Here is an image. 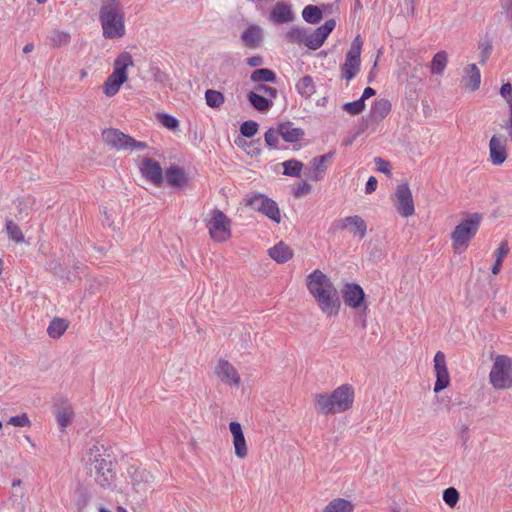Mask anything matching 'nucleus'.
<instances>
[{"mask_svg":"<svg viewBox=\"0 0 512 512\" xmlns=\"http://www.w3.org/2000/svg\"><path fill=\"white\" fill-rule=\"evenodd\" d=\"M33 49H34L33 44H27V45L24 46L23 52L27 54V53L32 52Z\"/></svg>","mask_w":512,"mask_h":512,"instance_id":"obj_61","label":"nucleus"},{"mask_svg":"<svg viewBox=\"0 0 512 512\" xmlns=\"http://www.w3.org/2000/svg\"><path fill=\"white\" fill-rule=\"evenodd\" d=\"M434 370L436 375L434 392L439 393L450 384V375L446 364V357L441 351H438L434 356Z\"/></svg>","mask_w":512,"mask_h":512,"instance_id":"obj_18","label":"nucleus"},{"mask_svg":"<svg viewBox=\"0 0 512 512\" xmlns=\"http://www.w3.org/2000/svg\"><path fill=\"white\" fill-rule=\"evenodd\" d=\"M364 108L365 103L363 102V99L360 98L353 102H347L343 105V109L350 115H358L364 110Z\"/></svg>","mask_w":512,"mask_h":512,"instance_id":"obj_45","label":"nucleus"},{"mask_svg":"<svg viewBox=\"0 0 512 512\" xmlns=\"http://www.w3.org/2000/svg\"><path fill=\"white\" fill-rule=\"evenodd\" d=\"M377 179L374 176L369 177L366 187H365V193L371 194L377 189Z\"/></svg>","mask_w":512,"mask_h":512,"instance_id":"obj_56","label":"nucleus"},{"mask_svg":"<svg viewBox=\"0 0 512 512\" xmlns=\"http://www.w3.org/2000/svg\"><path fill=\"white\" fill-rule=\"evenodd\" d=\"M342 297L344 303L352 309H367V304L365 303V293L358 284H345L342 289Z\"/></svg>","mask_w":512,"mask_h":512,"instance_id":"obj_17","label":"nucleus"},{"mask_svg":"<svg viewBox=\"0 0 512 512\" xmlns=\"http://www.w3.org/2000/svg\"><path fill=\"white\" fill-rule=\"evenodd\" d=\"M488 380L495 390H512V358L503 354L493 356Z\"/></svg>","mask_w":512,"mask_h":512,"instance_id":"obj_6","label":"nucleus"},{"mask_svg":"<svg viewBox=\"0 0 512 512\" xmlns=\"http://www.w3.org/2000/svg\"><path fill=\"white\" fill-rule=\"evenodd\" d=\"M482 215L479 213L470 214L462 220L451 233L452 246L456 253H463L469 246L470 241L476 235Z\"/></svg>","mask_w":512,"mask_h":512,"instance_id":"obj_7","label":"nucleus"},{"mask_svg":"<svg viewBox=\"0 0 512 512\" xmlns=\"http://www.w3.org/2000/svg\"><path fill=\"white\" fill-rule=\"evenodd\" d=\"M391 111V103L387 99H378L374 102L370 110L372 120L379 122L383 120Z\"/></svg>","mask_w":512,"mask_h":512,"instance_id":"obj_27","label":"nucleus"},{"mask_svg":"<svg viewBox=\"0 0 512 512\" xmlns=\"http://www.w3.org/2000/svg\"><path fill=\"white\" fill-rule=\"evenodd\" d=\"M448 64V53L446 51L437 52L430 64L429 69L431 74L442 76Z\"/></svg>","mask_w":512,"mask_h":512,"instance_id":"obj_29","label":"nucleus"},{"mask_svg":"<svg viewBox=\"0 0 512 512\" xmlns=\"http://www.w3.org/2000/svg\"><path fill=\"white\" fill-rule=\"evenodd\" d=\"M8 424L13 425L15 427H25L30 425V420L27 414L23 413L21 415L9 418Z\"/></svg>","mask_w":512,"mask_h":512,"instance_id":"obj_50","label":"nucleus"},{"mask_svg":"<svg viewBox=\"0 0 512 512\" xmlns=\"http://www.w3.org/2000/svg\"><path fill=\"white\" fill-rule=\"evenodd\" d=\"M507 138L503 134H495L489 141V160L494 166L502 165L507 159Z\"/></svg>","mask_w":512,"mask_h":512,"instance_id":"obj_16","label":"nucleus"},{"mask_svg":"<svg viewBox=\"0 0 512 512\" xmlns=\"http://www.w3.org/2000/svg\"><path fill=\"white\" fill-rule=\"evenodd\" d=\"M205 100H206V104L209 107L219 108L224 103L225 98L221 92H219L217 90H213V89H208L205 92Z\"/></svg>","mask_w":512,"mask_h":512,"instance_id":"obj_40","label":"nucleus"},{"mask_svg":"<svg viewBox=\"0 0 512 512\" xmlns=\"http://www.w3.org/2000/svg\"><path fill=\"white\" fill-rule=\"evenodd\" d=\"M247 97L253 107L259 111H266L272 106L271 101L256 92H249Z\"/></svg>","mask_w":512,"mask_h":512,"instance_id":"obj_39","label":"nucleus"},{"mask_svg":"<svg viewBox=\"0 0 512 512\" xmlns=\"http://www.w3.org/2000/svg\"><path fill=\"white\" fill-rule=\"evenodd\" d=\"M374 162H375L377 171L384 173L386 175L391 174V165L388 161H386L385 159H383L381 157H376L374 159Z\"/></svg>","mask_w":512,"mask_h":512,"instance_id":"obj_52","label":"nucleus"},{"mask_svg":"<svg viewBox=\"0 0 512 512\" xmlns=\"http://www.w3.org/2000/svg\"><path fill=\"white\" fill-rule=\"evenodd\" d=\"M375 94H376V91L373 88L367 87V88L364 89L363 94L360 97V99H363V102L365 103L366 99L374 96Z\"/></svg>","mask_w":512,"mask_h":512,"instance_id":"obj_58","label":"nucleus"},{"mask_svg":"<svg viewBox=\"0 0 512 512\" xmlns=\"http://www.w3.org/2000/svg\"><path fill=\"white\" fill-rule=\"evenodd\" d=\"M322 11L318 6L307 5L302 11L303 19L310 24H316L322 19Z\"/></svg>","mask_w":512,"mask_h":512,"instance_id":"obj_38","label":"nucleus"},{"mask_svg":"<svg viewBox=\"0 0 512 512\" xmlns=\"http://www.w3.org/2000/svg\"><path fill=\"white\" fill-rule=\"evenodd\" d=\"M509 251H510V248H509L508 242L506 240L502 241L500 243L499 247L497 248V250L494 252L495 263L491 268V272L494 275H497L500 273L503 260L508 255Z\"/></svg>","mask_w":512,"mask_h":512,"instance_id":"obj_35","label":"nucleus"},{"mask_svg":"<svg viewBox=\"0 0 512 512\" xmlns=\"http://www.w3.org/2000/svg\"><path fill=\"white\" fill-rule=\"evenodd\" d=\"M502 7L506 14L512 13V0H502Z\"/></svg>","mask_w":512,"mask_h":512,"instance_id":"obj_59","label":"nucleus"},{"mask_svg":"<svg viewBox=\"0 0 512 512\" xmlns=\"http://www.w3.org/2000/svg\"><path fill=\"white\" fill-rule=\"evenodd\" d=\"M363 40L357 35L352 41L351 47L346 53L345 61L341 66L342 78L346 81L352 80L360 71L361 51Z\"/></svg>","mask_w":512,"mask_h":512,"instance_id":"obj_9","label":"nucleus"},{"mask_svg":"<svg viewBox=\"0 0 512 512\" xmlns=\"http://www.w3.org/2000/svg\"><path fill=\"white\" fill-rule=\"evenodd\" d=\"M333 156L334 152H328L312 158L305 170L307 180L314 182L322 181L326 176Z\"/></svg>","mask_w":512,"mask_h":512,"instance_id":"obj_14","label":"nucleus"},{"mask_svg":"<svg viewBox=\"0 0 512 512\" xmlns=\"http://www.w3.org/2000/svg\"><path fill=\"white\" fill-rule=\"evenodd\" d=\"M307 29L300 26H292L285 33V39L290 44L305 45Z\"/></svg>","mask_w":512,"mask_h":512,"instance_id":"obj_33","label":"nucleus"},{"mask_svg":"<svg viewBox=\"0 0 512 512\" xmlns=\"http://www.w3.org/2000/svg\"><path fill=\"white\" fill-rule=\"evenodd\" d=\"M507 17H508V20H509V24H510V29L512 31V12L507 14Z\"/></svg>","mask_w":512,"mask_h":512,"instance_id":"obj_64","label":"nucleus"},{"mask_svg":"<svg viewBox=\"0 0 512 512\" xmlns=\"http://www.w3.org/2000/svg\"><path fill=\"white\" fill-rule=\"evenodd\" d=\"M104 142L111 148L117 150H134V149H145L146 143L139 142L132 137L122 133L118 129H106L102 133Z\"/></svg>","mask_w":512,"mask_h":512,"instance_id":"obj_10","label":"nucleus"},{"mask_svg":"<svg viewBox=\"0 0 512 512\" xmlns=\"http://www.w3.org/2000/svg\"><path fill=\"white\" fill-rule=\"evenodd\" d=\"M264 32L258 25H250L241 35L242 42L246 47L257 48L263 41Z\"/></svg>","mask_w":512,"mask_h":512,"instance_id":"obj_25","label":"nucleus"},{"mask_svg":"<svg viewBox=\"0 0 512 512\" xmlns=\"http://www.w3.org/2000/svg\"><path fill=\"white\" fill-rule=\"evenodd\" d=\"M150 74L152 76V79L163 85V86H166L169 82V76L164 72L162 71L159 67H151L150 68Z\"/></svg>","mask_w":512,"mask_h":512,"instance_id":"obj_48","label":"nucleus"},{"mask_svg":"<svg viewBox=\"0 0 512 512\" xmlns=\"http://www.w3.org/2000/svg\"><path fill=\"white\" fill-rule=\"evenodd\" d=\"M140 171L147 180L153 184L160 186L163 182V172L160 164L151 159L145 158L140 165Z\"/></svg>","mask_w":512,"mask_h":512,"instance_id":"obj_22","label":"nucleus"},{"mask_svg":"<svg viewBox=\"0 0 512 512\" xmlns=\"http://www.w3.org/2000/svg\"><path fill=\"white\" fill-rule=\"evenodd\" d=\"M479 50L481 53V61L484 63L490 56L492 45L488 40H485L479 44Z\"/></svg>","mask_w":512,"mask_h":512,"instance_id":"obj_54","label":"nucleus"},{"mask_svg":"<svg viewBox=\"0 0 512 512\" xmlns=\"http://www.w3.org/2000/svg\"><path fill=\"white\" fill-rule=\"evenodd\" d=\"M99 17L105 38L115 39L125 35L124 12L120 0H106Z\"/></svg>","mask_w":512,"mask_h":512,"instance_id":"obj_4","label":"nucleus"},{"mask_svg":"<svg viewBox=\"0 0 512 512\" xmlns=\"http://www.w3.org/2000/svg\"><path fill=\"white\" fill-rule=\"evenodd\" d=\"M74 418V411L71 406L66 405L57 409L56 420L58 425L64 430L67 426L72 423Z\"/></svg>","mask_w":512,"mask_h":512,"instance_id":"obj_36","label":"nucleus"},{"mask_svg":"<svg viewBox=\"0 0 512 512\" xmlns=\"http://www.w3.org/2000/svg\"><path fill=\"white\" fill-rule=\"evenodd\" d=\"M251 80L253 82H275V73L267 68L257 69L252 72Z\"/></svg>","mask_w":512,"mask_h":512,"instance_id":"obj_41","label":"nucleus"},{"mask_svg":"<svg viewBox=\"0 0 512 512\" xmlns=\"http://www.w3.org/2000/svg\"><path fill=\"white\" fill-rule=\"evenodd\" d=\"M443 500L449 507H454L459 500L458 491L453 487L447 488L443 492Z\"/></svg>","mask_w":512,"mask_h":512,"instance_id":"obj_47","label":"nucleus"},{"mask_svg":"<svg viewBox=\"0 0 512 512\" xmlns=\"http://www.w3.org/2000/svg\"><path fill=\"white\" fill-rule=\"evenodd\" d=\"M133 490L141 496H146L154 489V476L146 469L131 466L127 470Z\"/></svg>","mask_w":512,"mask_h":512,"instance_id":"obj_12","label":"nucleus"},{"mask_svg":"<svg viewBox=\"0 0 512 512\" xmlns=\"http://www.w3.org/2000/svg\"><path fill=\"white\" fill-rule=\"evenodd\" d=\"M50 40L54 46H64L69 43L70 34L64 31H53L50 35Z\"/></svg>","mask_w":512,"mask_h":512,"instance_id":"obj_44","label":"nucleus"},{"mask_svg":"<svg viewBox=\"0 0 512 512\" xmlns=\"http://www.w3.org/2000/svg\"><path fill=\"white\" fill-rule=\"evenodd\" d=\"M294 19L295 14L292 11V6L286 2H277L269 15V20L276 25L289 23L294 21Z\"/></svg>","mask_w":512,"mask_h":512,"instance_id":"obj_23","label":"nucleus"},{"mask_svg":"<svg viewBox=\"0 0 512 512\" xmlns=\"http://www.w3.org/2000/svg\"><path fill=\"white\" fill-rule=\"evenodd\" d=\"M21 480L20 479H16L12 482V487H17V486H20L21 485Z\"/></svg>","mask_w":512,"mask_h":512,"instance_id":"obj_63","label":"nucleus"},{"mask_svg":"<svg viewBox=\"0 0 512 512\" xmlns=\"http://www.w3.org/2000/svg\"><path fill=\"white\" fill-rule=\"evenodd\" d=\"M263 59L261 56H253L247 59V64L251 67H257L262 65Z\"/></svg>","mask_w":512,"mask_h":512,"instance_id":"obj_57","label":"nucleus"},{"mask_svg":"<svg viewBox=\"0 0 512 512\" xmlns=\"http://www.w3.org/2000/svg\"><path fill=\"white\" fill-rule=\"evenodd\" d=\"M392 202L396 211L402 217H410L415 213V206L412 197V192L407 183L399 184L394 194L392 195Z\"/></svg>","mask_w":512,"mask_h":512,"instance_id":"obj_13","label":"nucleus"},{"mask_svg":"<svg viewBox=\"0 0 512 512\" xmlns=\"http://www.w3.org/2000/svg\"><path fill=\"white\" fill-rule=\"evenodd\" d=\"M214 373L217 379L225 385L238 387L241 384V377L235 366L225 359L218 360Z\"/></svg>","mask_w":512,"mask_h":512,"instance_id":"obj_15","label":"nucleus"},{"mask_svg":"<svg viewBox=\"0 0 512 512\" xmlns=\"http://www.w3.org/2000/svg\"><path fill=\"white\" fill-rule=\"evenodd\" d=\"M79 75H80V79H84L87 77L88 75V72L86 69H81L80 72H79Z\"/></svg>","mask_w":512,"mask_h":512,"instance_id":"obj_62","label":"nucleus"},{"mask_svg":"<svg viewBox=\"0 0 512 512\" xmlns=\"http://www.w3.org/2000/svg\"><path fill=\"white\" fill-rule=\"evenodd\" d=\"M258 131V124L252 120L244 122L240 127V132L245 137H252Z\"/></svg>","mask_w":512,"mask_h":512,"instance_id":"obj_49","label":"nucleus"},{"mask_svg":"<svg viewBox=\"0 0 512 512\" xmlns=\"http://www.w3.org/2000/svg\"><path fill=\"white\" fill-rule=\"evenodd\" d=\"M210 238L216 243H224L232 237V221L223 211L214 208L204 218Z\"/></svg>","mask_w":512,"mask_h":512,"instance_id":"obj_8","label":"nucleus"},{"mask_svg":"<svg viewBox=\"0 0 512 512\" xmlns=\"http://www.w3.org/2000/svg\"><path fill=\"white\" fill-rule=\"evenodd\" d=\"M283 167V174L285 176L299 178L301 176L304 164L296 159L286 160L281 163Z\"/></svg>","mask_w":512,"mask_h":512,"instance_id":"obj_37","label":"nucleus"},{"mask_svg":"<svg viewBox=\"0 0 512 512\" xmlns=\"http://www.w3.org/2000/svg\"><path fill=\"white\" fill-rule=\"evenodd\" d=\"M340 228L348 230L354 237L360 239L364 238L367 234V224L365 220L358 215L348 216L342 219Z\"/></svg>","mask_w":512,"mask_h":512,"instance_id":"obj_24","label":"nucleus"},{"mask_svg":"<svg viewBox=\"0 0 512 512\" xmlns=\"http://www.w3.org/2000/svg\"><path fill=\"white\" fill-rule=\"evenodd\" d=\"M354 505L351 501L344 498H335L331 500L322 510V512H353Z\"/></svg>","mask_w":512,"mask_h":512,"instance_id":"obj_30","label":"nucleus"},{"mask_svg":"<svg viewBox=\"0 0 512 512\" xmlns=\"http://www.w3.org/2000/svg\"><path fill=\"white\" fill-rule=\"evenodd\" d=\"M311 189H312V187L307 181H302L297 184L295 191H294V195H295V197H301V196L307 195L311 192Z\"/></svg>","mask_w":512,"mask_h":512,"instance_id":"obj_53","label":"nucleus"},{"mask_svg":"<svg viewBox=\"0 0 512 512\" xmlns=\"http://www.w3.org/2000/svg\"><path fill=\"white\" fill-rule=\"evenodd\" d=\"M335 26V20L330 19L313 32H307L305 46L312 50L320 48L329 34L334 30Z\"/></svg>","mask_w":512,"mask_h":512,"instance_id":"obj_19","label":"nucleus"},{"mask_svg":"<svg viewBox=\"0 0 512 512\" xmlns=\"http://www.w3.org/2000/svg\"><path fill=\"white\" fill-rule=\"evenodd\" d=\"M85 460L90 466V474L95 482L104 489L111 488L115 481V472L104 445H93L88 450Z\"/></svg>","mask_w":512,"mask_h":512,"instance_id":"obj_3","label":"nucleus"},{"mask_svg":"<svg viewBox=\"0 0 512 512\" xmlns=\"http://www.w3.org/2000/svg\"><path fill=\"white\" fill-rule=\"evenodd\" d=\"M481 84V73L476 64H468L463 68L461 86L468 92L479 89Z\"/></svg>","mask_w":512,"mask_h":512,"instance_id":"obj_21","label":"nucleus"},{"mask_svg":"<svg viewBox=\"0 0 512 512\" xmlns=\"http://www.w3.org/2000/svg\"><path fill=\"white\" fill-rule=\"evenodd\" d=\"M377 64H378V61L376 60L370 73H369V78H368L369 82H371L373 80V78L375 77V75L377 73Z\"/></svg>","mask_w":512,"mask_h":512,"instance_id":"obj_60","label":"nucleus"},{"mask_svg":"<svg viewBox=\"0 0 512 512\" xmlns=\"http://www.w3.org/2000/svg\"><path fill=\"white\" fill-rule=\"evenodd\" d=\"M69 322L63 318H53L47 328L48 335L53 339L60 338L68 329Z\"/></svg>","mask_w":512,"mask_h":512,"instance_id":"obj_32","label":"nucleus"},{"mask_svg":"<svg viewBox=\"0 0 512 512\" xmlns=\"http://www.w3.org/2000/svg\"><path fill=\"white\" fill-rule=\"evenodd\" d=\"M280 130L279 128H270L266 131L264 135L265 143L268 147L272 149H280Z\"/></svg>","mask_w":512,"mask_h":512,"instance_id":"obj_42","label":"nucleus"},{"mask_svg":"<svg viewBox=\"0 0 512 512\" xmlns=\"http://www.w3.org/2000/svg\"><path fill=\"white\" fill-rule=\"evenodd\" d=\"M257 91L260 93L266 94L272 98L276 97V95H277L276 88L267 86V85H263V84H261L257 87Z\"/></svg>","mask_w":512,"mask_h":512,"instance_id":"obj_55","label":"nucleus"},{"mask_svg":"<svg viewBox=\"0 0 512 512\" xmlns=\"http://www.w3.org/2000/svg\"><path fill=\"white\" fill-rule=\"evenodd\" d=\"M278 128L280 130L281 138L286 142H297L304 135V132L300 128H295L289 123L280 124Z\"/></svg>","mask_w":512,"mask_h":512,"instance_id":"obj_31","label":"nucleus"},{"mask_svg":"<svg viewBox=\"0 0 512 512\" xmlns=\"http://www.w3.org/2000/svg\"><path fill=\"white\" fill-rule=\"evenodd\" d=\"M6 232L9 238L15 241L16 243H22L24 241V235L20 227L12 220H8L6 222Z\"/></svg>","mask_w":512,"mask_h":512,"instance_id":"obj_43","label":"nucleus"},{"mask_svg":"<svg viewBox=\"0 0 512 512\" xmlns=\"http://www.w3.org/2000/svg\"><path fill=\"white\" fill-rule=\"evenodd\" d=\"M133 66L132 56L128 52H122L114 60L113 72L102 85L103 93L107 97L115 96L121 86L128 80V68Z\"/></svg>","mask_w":512,"mask_h":512,"instance_id":"obj_5","label":"nucleus"},{"mask_svg":"<svg viewBox=\"0 0 512 512\" xmlns=\"http://www.w3.org/2000/svg\"><path fill=\"white\" fill-rule=\"evenodd\" d=\"M165 177L169 185L177 188L184 187L188 182L185 172L178 167L169 168L166 171Z\"/></svg>","mask_w":512,"mask_h":512,"instance_id":"obj_28","label":"nucleus"},{"mask_svg":"<svg viewBox=\"0 0 512 512\" xmlns=\"http://www.w3.org/2000/svg\"><path fill=\"white\" fill-rule=\"evenodd\" d=\"M500 95L504 98L509 106V111L512 112V85L505 83L500 88Z\"/></svg>","mask_w":512,"mask_h":512,"instance_id":"obj_51","label":"nucleus"},{"mask_svg":"<svg viewBox=\"0 0 512 512\" xmlns=\"http://www.w3.org/2000/svg\"><path fill=\"white\" fill-rule=\"evenodd\" d=\"M293 254V249L282 241L268 250V255L279 264L289 261Z\"/></svg>","mask_w":512,"mask_h":512,"instance_id":"obj_26","label":"nucleus"},{"mask_svg":"<svg viewBox=\"0 0 512 512\" xmlns=\"http://www.w3.org/2000/svg\"><path fill=\"white\" fill-rule=\"evenodd\" d=\"M246 206L250 207L254 211L264 214L277 224L281 222V213L277 203L264 194L257 193L251 195L246 200Z\"/></svg>","mask_w":512,"mask_h":512,"instance_id":"obj_11","label":"nucleus"},{"mask_svg":"<svg viewBox=\"0 0 512 512\" xmlns=\"http://www.w3.org/2000/svg\"><path fill=\"white\" fill-rule=\"evenodd\" d=\"M229 430L232 435L235 455L240 459L246 458L248 455V446L241 424L239 422L232 421L229 423Z\"/></svg>","mask_w":512,"mask_h":512,"instance_id":"obj_20","label":"nucleus"},{"mask_svg":"<svg viewBox=\"0 0 512 512\" xmlns=\"http://www.w3.org/2000/svg\"><path fill=\"white\" fill-rule=\"evenodd\" d=\"M297 92L304 98H310L315 92L316 87L311 76H303L296 83Z\"/></svg>","mask_w":512,"mask_h":512,"instance_id":"obj_34","label":"nucleus"},{"mask_svg":"<svg viewBox=\"0 0 512 512\" xmlns=\"http://www.w3.org/2000/svg\"><path fill=\"white\" fill-rule=\"evenodd\" d=\"M306 287L317 303L320 311L327 317L339 314L341 301L338 291L331 279L321 270L316 269L306 277Z\"/></svg>","mask_w":512,"mask_h":512,"instance_id":"obj_1","label":"nucleus"},{"mask_svg":"<svg viewBox=\"0 0 512 512\" xmlns=\"http://www.w3.org/2000/svg\"><path fill=\"white\" fill-rule=\"evenodd\" d=\"M354 397V388L350 384H343L331 393L315 394V410L323 415L340 414L352 408Z\"/></svg>","mask_w":512,"mask_h":512,"instance_id":"obj_2","label":"nucleus"},{"mask_svg":"<svg viewBox=\"0 0 512 512\" xmlns=\"http://www.w3.org/2000/svg\"><path fill=\"white\" fill-rule=\"evenodd\" d=\"M157 119L164 127L168 128L170 130L176 129L179 125V121L175 117H173L169 114H165V113L158 114Z\"/></svg>","mask_w":512,"mask_h":512,"instance_id":"obj_46","label":"nucleus"}]
</instances>
